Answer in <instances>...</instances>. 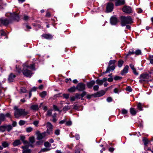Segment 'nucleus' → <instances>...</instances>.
<instances>
[{"mask_svg": "<svg viewBox=\"0 0 153 153\" xmlns=\"http://www.w3.org/2000/svg\"><path fill=\"white\" fill-rule=\"evenodd\" d=\"M29 17L26 15H25L24 16L23 19L25 20L26 21L28 19Z\"/></svg>", "mask_w": 153, "mask_h": 153, "instance_id": "obj_55", "label": "nucleus"}, {"mask_svg": "<svg viewBox=\"0 0 153 153\" xmlns=\"http://www.w3.org/2000/svg\"><path fill=\"white\" fill-rule=\"evenodd\" d=\"M128 68L129 67L128 65H126L122 71L121 72V75H124L125 74L127 73L128 72Z\"/></svg>", "mask_w": 153, "mask_h": 153, "instance_id": "obj_14", "label": "nucleus"}, {"mask_svg": "<svg viewBox=\"0 0 153 153\" xmlns=\"http://www.w3.org/2000/svg\"><path fill=\"white\" fill-rule=\"evenodd\" d=\"M25 123V121L23 120H20L19 122V124L20 126H22L24 125Z\"/></svg>", "mask_w": 153, "mask_h": 153, "instance_id": "obj_43", "label": "nucleus"}, {"mask_svg": "<svg viewBox=\"0 0 153 153\" xmlns=\"http://www.w3.org/2000/svg\"><path fill=\"white\" fill-rule=\"evenodd\" d=\"M2 145L4 148L8 147L9 144L6 141H3L2 143Z\"/></svg>", "mask_w": 153, "mask_h": 153, "instance_id": "obj_26", "label": "nucleus"}, {"mask_svg": "<svg viewBox=\"0 0 153 153\" xmlns=\"http://www.w3.org/2000/svg\"><path fill=\"white\" fill-rule=\"evenodd\" d=\"M30 145L29 144L22 146L21 148L23 149L22 153H31V150L28 148Z\"/></svg>", "mask_w": 153, "mask_h": 153, "instance_id": "obj_7", "label": "nucleus"}, {"mask_svg": "<svg viewBox=\"0 0 153 153\" xmlns=\"http://www.w3.org/2000/svg\"><path fill=\"white\" fill-rule=\"evenodd\" d=\"M39 121L36 120L35 121L33 122V124L36 126H37L39 123Z\"/></svg>", "mask_w": 153, "mask_h": 153, "instance_id": "obj_49", "label": "nucleus"}, {"mask_svg": "<svg viewBox=\"0 0 153 153\" xmlns=\"http://www.w3.org/2000/svg\"><path fill=\"white\" fill-rule=\"evenodd\" d=\"M104 94V93H100V92H97L96 94H93V95L95 97H97L101 96L103 95Z\"/></svg>", "mask_w": 153, "mask_h": 153, "instance_id": "obj_23", "label": "nucleus"}, {"mask_svg": "<svg viewBox=\"0 0 153 153\" xmlns=\"http://www.w3.org/2000/svg\"><path fill=\"white\" fill-rule=\"evenodd\" d=\"M66 124L67 126H71L72 124V122L70 121H68L66 122Z\"/></svg>", "mask_w": 153, "mask_h": 153, "instance_id": "obj_53", "label": "nucleus"}, {"mask_svg": "<svg viewBox=\"0 0 153 153\" xmlns=\"http://www.w3.org/2000/svg\"><path fill=\"white\" fill-rule=\"evenodd\" d=\"M114 92L115 93H119L120 91L117 88H116L114 89Z\"/></svg>", "mask_w": 153, "mask_h": 153, "instance_id": "obj_52", "label": "nucleus"}, {"mask_svg": "<svg viewBox=\"0 0 153 153\" xmlns=\"http://www.w3.org/2000/svg\"><path fill=\"white\" fill-rule=\"evenodd\" d=\"M1 36H5V35L6 33H5V32L3 30H1Z\"/></svg>", "mask_w": 153, "mask_h": 153, "instance_id": "obj_64", "label": "nucleus"}, {"mask_svg": "<svg viewBox=\"0 0 153 153\" xmlns=\"http://www.w3.org/2000/svg\"><path fill=\"white\" fill-rule=\"evenodd\" d=\"M95 82L94 80H92L87 83V86L88 88H91L95 84Z\"/></svg>", "mask_w": 153, "mask_h": 153, "instance_id": "obj_15", "label": "nucleus"}, {"mask_svg": "<svg viewBox=\"0 0 153 153\" xmlns=\"http://www.w3.org/2000/svg\"><path fill=\"white\" fill-rule=\"evenodd\" d=\"M76 88L79 91H82L85 89V85L83 83H80L78 84Z\"/></svg>", "mask_w": 153, "mask_h": 153, "instance_id": "obj_6", "label": "nucleus"}, {"mask_svg": "<svg viewBox=\"0 0 153 153\" xmlns=\"http://www.w3.org/2000/svg\"><path fill=\"white\" fill-rule=\"evenodd\" d=\"M143 141L144 142V144L146 146L148 143L149 141L147 139L145 138L143 139Z\"/></svg>", "mask_w": 153, "mask_h": 153, "instance_id": "obj_40", "label": "nucleus"}, {"mask_svg": "<svg viewBox=\"0 0 153 153\" xmlns=\"http://www.w3.org/2000/svg\"><path fill=\"white\" fill-rule=\"evenodd\" d=\"M132 71L133 73L135 75H138V73L137 72L135 69Z\"/></svg>", "mask_w": 153, "mask_h": 153, "instance_id": "obj_62", "label": "nucleus"}, {"mask_svg": "<svg viewBox=\"0 0 153 153\" xmlns=\"http://www.w3.org/2000/svg\"><path fill=\"white\" fill-rule=\"evenodd\" d=\"M126 90L127 91L129 92H131L132 91L131 88L130 86H128L126 88Z\"/></svg>", "mask_w": 153, "mask_h": 153, "instance_id": "obj_48", "label": "nucleus"}, {"mask_svg": "<svg viewBox=\"0 0 153 153\" xmlns=\"http://www.w3.org/2000/svg\"><path fill=\"white\" fill-rule=\"evenodd\" d=\"M137 107L138 109L140 111H142L143 110V109L142 107V105L141 104L140 102L138 103Z\"/></svg>", "mask_w": 153, "mask_h": 153, "instance_id": "obj_31", "label": "nucleus"}, {"mask_svg": "<svg viewBox=\"0 0 153 153\" xmlns=\"http://www.w3.org/2000/svg\"><path fill=\"white\" fill-rule=\"evenodd\" d=\"M121 24L122 26H125L127 24H131L133 22V20L130 16L121 17Z\"/></svg>", "mask_w": 153, "mask_h": 153, "instance_id": "obj_2", "label": "nucleus"}, {"mask_svg": "<svg viewBox=\"0 0 153 153\" xmlns=\"http://www.w3.org/2000/svg\"><path fill=\"white\" fill-rule=\"evenodd\" d=\"M99 86L98 85H95L93 87V89L94 91H97L98 90Z\"/></svg>", "mask_w": 153, "mask_h": 153, "instance_id": "obj_50", "label": "nucleus"}, {"mask_svg": "<svg viewBox=\"0 0 153 153\" xmlns=\"http://www.w3.org/2000/svg\"><path fill=\"white\" fill-rule=\"evenodd\" d=\"M20 140L23 142V143L25 145L29 144L28 142L25 140V137L24 136H22L20 137Z\"/></svg>", "mask_w": 153, "mask_h": 153, "instance_id": "obj_18", "label": "nucleus"}, {"mask_svg": "<svg viewBox=\"0 0 153 153\" xmlns=\"http://www.w3.org/2000/svg\"><path fill=\"white\" fill-rule=\"evenodd\" d=\"M122 10L123 12L127 13H130L132 12L131 7L128 6H124L122 9Z\"/></svg>", "mask_w": 153, "mask_h": 153, "instance_id": "obj_8", "label": "nucleus"}, {"mask_svg": "<svg viewBox=\"0 0 153 153\" xmlns=\"http://www.w3.org/2000/svg\"><path fill=\"white\" fill-rule=\"evenodd\" d=\"M130 66L131 68L132 69V70H134V69H135L134 67V65H133L132 64H130Z\"/></svg>", "mask_w": 153, "mask_h": 153, "instance_id": "obj_61", "label": "nucleus"}, {"mask_svg": "<svg viewBox=\"0 0 153 153\" xmlns=\"http://www.w3.org/2000/svg\"><path fill=\"white\" fill-rule=\"evenodd\" d=\"M149 59L150 60V63L153 64V56H150L149 57Z\"/></svg>", "mask_w": 153, "mask_h": 153, "instance_id": "obj_47", "label": "nucleus"}, {"mask_svg": "<svg viewBox=\"0 0 153 153\" xmlns=\"http://www.w3.org/2000/svg\"><path fill=\"white\" fill-rule=\"evenodd\" d=\"M46 127L48 129H53V126L50 122H47L46 124Z\"/></svg>", "mask_w": 153, "mask_h": 153, "instance_id": "obj_25", "label": "nucleus"}, {"mask_svg": "<svg viewBox=\"0 0 153 153\" xmlns=\"http://www.w3.org/2000/svg\"><path fill=\"white\" fill-rule=\"evenodd\" d=\"M45 132L47 135L48 134H51L52 133V129L47 128L46 132Z\"/></svg>", "mask_w": 153, "mask_h": 153, "instance_id": "obj_30", "label": "nucleus"}, {"mask_svg": "<svg viewBox=\"0 0 153 153\" xmlns=\"http://www.w3.org/2000/svg\"><path fill=\"white\" fill-rule=\"evenodd\" d=\"M47 92L46 91H43L40 93V96L42 98L45 97L46 95Z\"/></svg>", "mask_w": 153, "mask_h": 153, "instance_id": "obj_27", "label": "nucleus"}, {"mask_svg": "<svg viewBox=\"0 0 153 153\" xmlns=\"http://www.w3.org/2000/svg\"><path fill=\"white\" fill-rule=\"evenodd\" d=\"M107 101L108 102H110L112 101V99L111 97H109L107 99Z\"/></svg>", "mask_w": 153, "mask_h": 153, "instance_id": "obj_59", "label": "nucleus"}, {"mask_svg": "<svg viewBox=\"0 0 153 153\" xmlns=\"http://www.w3.org/2000/svg\"><path fill=\"white\" fill-rule=\"evenodd\" d=\"M71 108V106L68 105L65 106L63 108V110L64 111H66Z\"/></svg>", "mask_w": 153, "mask_h": 153, "instance_id": "obj_28", "label": "nucleus"}, {"mask_svg": "<svg viewBox=\"0 0 153 153\" xmlns=\"http://www.w3.org/2000/svg\"><path fill=\"white\" fill-rule=\"evenodd\" d=\"M28 66V68H29L33 70H35L34 64H32L30 66Z\"/></svg>", "mask_w": 153, "mask_h": 153, "instance_id": "obj_45", "label": "nucleus"}, {"mask_svg": "<svg viewBox=\"0 0 153 153\" xmlns=\"http://www.w3.org/2000/svg\"><path fill=\"white\" fill-rule=\"evenodd\" d=\"M128 111L126 110L123 109L122 110V113L123 114H126L127 113Z\"/></svg>", "mask_w": 153, "mask_h": 153, "instance_id": "obj_51", "label": "nucleus"}, {"mask_svg": "<svg viewBox=\"0 0 153 153\" xmlns=\"http://www.w3.org/2000/svg\"><path fill=\"white\" fill-rule=\"evenodd\" d=\"M76 88L74 86L72 87L71 88L68 89V91L71 92H74Z\"/></svg>", "mask_w": 153, "mask_h": 153, "instance_id": "obj_32", "label": "nucleus"}, {"mask_svg": "<svg viewBox=\"0 0 153 153\" xmlns=\"http://www.w3.org/2000/svg\"><path fill=\"white\" fill-rule=\"evenodd\" d=\"M50 150H51V149L50 148H43V149H42L40 151L41 152H47L48 151H49Z\"/></svg>", "mask_w": 153, "mask_h": 153, "instance_id": "obj_39", "label": "nucleus"}, {"mask_svg": "<svg viewBox=\"0 0 153 153\" xmlns=\"http://www.w3.org/2000/svg\"><path fill=\"white\" fill-rule=\"evenodd\" d=\"M42 36L48 39H51L52 38V36L49 34H43L42 35Z\"/></svg>", "mask_w": 153, "mask_h": 153, "instance_id": "obj_17", "label": "nucleus"}, {"mask_svg": "<svg viewBox=\"0 0 153 153\" xmlns=\"http://www.w3.org/2000/svg\"><path fill=\"white\" fill-rule=\"evenodd\" d=\"M134 53V49H132L131 50H130L128 52V54L127 55H129L131 54H133Z\"/></svg>", "mask_w": 153, "mask_h": 153, "instance_id": "obj_42", "label": "nucleus"}, {"mask_svg": "<svg viewBox=\"0 0 153 153\" xmlns=\"http://www.w3.org/2000/svg\"><path fill=\"white\" fill-rule=\"evenodd\" d=\"M5 116L3 114H0V120L1 121H4L5 120Z\"/></svg>", "mask_w": 153, "mask_h": 153, "instance_id": "obj_29", "label": "nucleus"}, {"mask_svg": "<svg viewBox=\"0 0 153 153\" xmlns=\"http://www.w3.org/2000/svg\"><path fill=\"white\" fill-rule=\"evenodd\" d=\"M44 146L46 148L50 147H51V145L48 142H45L44 143Z\"/></svg>", "mask_w": 153, "mask_h": 153, "instance_id": "obj_38", "label": "nucleus"}, {"mask_svg": "<svg viewBox=\"0 0 153 153\" xmlns=\"http://www.w3.org/2000/svg\"><path fill=\"white\" fill-rule=\"evenodd\" d=\"M140 78V79L139 81L140 83H143L144 82H148L152 80L151 76H149L148 74H141Z\"/></svg>", "mask_w": 153, "mask_h": 153, "instance_id": "obj_3", "label": "nucleus"}, {"mask_svg": "<svg viewBox=\"0 0 153 153\" xmlns=\"http://www.w3.org/2000/svg\"><path fill=\"white\" fill-rule=\"evenodd\" d=\"M130 112L132 115H135L137 111H136L134 108H131L130 109Z\"/></svg>", "mask_w": 153, "mask_h": 153, "instance_id": "obj_22", "label": "nucleus"}, {"mask_svg": "<svg viewBox=\"0 0 153 153\" xmlns=\"http://www.w3.org/2000/svg\"><path fill=\"white\" fill-rule=\"evenodd\" d=\"M53 109L55 110V111H59V109H58V108L56 105H53Z\"/></svg>", "mask_w": 153, "mask_h": 153, "instance_id": "obj_54", "label": "nucleus"}, {"mask_svg": "<svg viewBox=\"0 0 153 153\" xmlns=\"http://www.w3.org/2000/svg\"><path fill=\"white\" fill-rule=\"evenodd\" d=\"M41 106L39 107H40ZM39 108L38 105H33L31 106L30 108L31 109L33 110H37Z\"/></svg>", "mask_w": 153, "mask_h": 153, "instance_id": "obj_21", "label": "nucleus"}, {"mask_svg": "<svg viewBox=\"0 0 153 153\" xmlns=\"http://www.w3.org/2000/svg\"><path fill=\"white\" fill-rule=\"evenodd\" d=\"M113 4L111 3L107 4L106 6V12L108 13L111 12L113 9Z\"/></svg>", "mask_w": 153, "mask_h": 153, "instance_id": "obj_9", "label": "nucleus"}, {"mask_svg": "<svg viewBox=\"0 0 153 153\" xmlns=\"http://www.w3.org/2000/svg\"><path fill=\"white\" fill-rule=\"evenodd\" d=\"M29 140L30 142L31 143H33L35 142L34 137L32 136L30 137L29 138Z\"/></svg>", "mask_w": 153, "mask_h": 153, "instance_id": "obj_33", "label": "nucleus"}, {"mask_svg": "<svg viewBox=\"0 0 153 153\" xmlns=\"http://www.w3.org/2000/svg\"><path fill=\"white\" fill-rule=\"evenodd\" d=\"M117 22V19L115 17H112L111 18L110 23L112 25H116Z\"/></svg>", "mask_w": 153, "mask_h": 153, "instance_id": "obj_11", "label": "nucleus"}, {"mask_svg": "<svg viewBox=\"0 0 153 153\" xmlns=\"http://www.w3.org/2000/svg\"><path fill=\"white\" fill-rule=\"evenodd\" d=\"M123 63V61H119L118 62V65L119 67H121Z\"/></svg>", "mask_w": 153, "mask_h": 153, "instance_id": "obj_41", "label": "nucleus"}, {"mask_svg": "<svg viewBox=\"0 0 153 153\" xmlns=\"http://www.w3.org/2000/svg\"><path fill=\"white\" fill-rule=\"evenodd\" d=\"M12 16L14 19L17 21L19 20V16L17 13H13L12 15Z\"/></svg>", "mask_w": 153, "mask_h": 153, "instance_id": "obj_19", "label": "nucleus"}, {"mask_svg": "<svg viewBox=\"0 0 153 153\" xmlns=\"http://www.w3.org/2000/svg\"><path fill=\"white\" fill-rule=\"evenodd\" d=\"M96 82L97 84H98L99 85H101L102 84L103 82L102 80L97 79L96 81Z\"/></svg>", "mask_w": 153, "mask_h": 153, "instance_id": "obj_35", "label": "nucleus"}, {"mask_svg": "<svg viewBox=\"0 0 153 153\" xmlns=\"http://www.w3.org/2000/svg\"><path fill=\"white\" fill-rule=\"evenodd\" d=\"M43 143L42 141H39L37 142L36 143V144L37 145H39Z\"/></svg>", "mask_w": 153, "mask_h": 153, "instance_id": "obj_63", "label": "nucleus"}, {"mask_svg": "<svg viewBox=\"0 0 153 153\" xmlns=\"http://www.w3.org/2000/svg\"><path fill=\"white\" fill-rule=\"evenodd\" d=\"M23 67L22 72L24 75L27 77H31L33 74L31 71L28 69V66L27 64H24L23 65Z\"/></svg>", "mask_w": 153, "mask_h": 153, "instance_id": "obj_4", "label": "nucleus"}, {"mask_svg": "<svg viewBox=\"0 0 153 153\" xmlns=\"http://www.w3.org/2000/svg\"><path fill=\"white\" fill-rule=\"evenodd\" d=\"M27 92L26 90L24 88H22L21 89V92L25 93Z\"/></svg>", "mask_w": 153, "mask_h": 153, "instance_id": "obj_46", "label": "nucleus"}, {"mask_svg": "<svg viewBox=\"0 0 153 153\" xmlns=\"http://www.w3.org/2000/svg\"><path fill=\"white\" fill-rule=\"evenodd\" d=\"M33 130V128L31 127L27 128L26 129V131L28 132H31Z\"/></svg>", "mask_w": 153, "mask_h": 153, "instance_id": "obj_36", "label": "nucleus"}, {"mask_svg": "<svg viewBox=\"0 0 153 153\" xmlns=\"http://www.w3.org/2000/svg\"><path fill=\"white\" fill-rule=\"evenodd\" d=\"M52 111V109H49L47 111L46 116L49 117L51 116Z\"/></svg>", "mask_w": 153, "mask_h": 153, "instance_id": "obj_24", "label": "nucleus"}, {"mask_svg": "<svg viewBox=\"0 0 153 153\" xmlns=\"http://www.w3.org/2000/svg\"><path fill=\"white\" fill-rule=\"evenodd\" d=\"M86 92L85 91H83L82 94L80 95V96L82 97H83L86 94Z\"/></svg>", "mask_w": 153, "mask_h": 153, "instance_id": "obj_58", "label": "nucleus"}, {"mask_svg": "<svg viewBox=\"0 0 153 153\" xmlns=\"http://www.w3.org/2000/svg\"><path fill=\"white\" fill-rule=\"evenodd\" d=\"M115 69V66L114 65H108L106 71L105 72H103V74H106L109 72L110 71H113Z\"/></svg>", "mask_w": 153, "mask_h": 153, "instance_id": "obj_10", "label": "nucleus"}, {"mask_svg": "<svg viewBox=\"0 0 153 153\" xmlns=\"http://www.w3.org/2000/svg\"><path fill=\"white\" fill-rule=\"evenodd\" d=\"M134 53L137 55H139L141 53V51L140 50L137 49L136 50L135 52H134Z\"/></svg>", "mask_w": 153, "mask_h": 153, "instance_id": "obj_44", "label": "nucleus"}, {"mask_svg": "<svg viewBox=\"0 0 153 153\" xmlns=\"http://www.w3.org/2000/svg\"><path fill=\"white\" fill-rule=\"evenodd\" d=\"M36 134L37 136V139L38 140H42L47 135L45 132H44L42 133H40L39 131H36Z\"/></svg>", "mask_w": 153, "mask_h": 153, "instance_id": "obj_5", "label": "nucleus"}, {"mask_svg": "<svg viewBox=\"0 0 153 153\" xmlns=\"http://www.w3.org/2000/svg\"><path fill=\"white\" fill-rule=\"evenodd\" d=\"M116 62V61L115 60H110L108 62V65H114V64Z\"/></svg>", "mask_w": 153, "mask_h": 153, "instance_id": "obj_34", "label": "nucleus"}, {"mask_svg": "<svg viewBox=\"0 0 153 153\" xmlns=\"http://www.w3.org/2000/svg\"><path fill=\"white\" fill-rule=\"evenodd\" d=\"M55 134L56 135H59L60 133V130L59 129L56 130L55 132Z\"/></svg>", "mask_w": 153, "mask_h": 153, "instance_id": "obj_56", "label": "nucleus"}, {"mask_svg": "<svg viewBox=\"0 0 153 153\" xmlns=\"http://www.w3.org/2000/svg\"><path fill=\"white\" fill-rule=\"evenodd\" d=\"M15 75L12 74H11L9 76L8 80L10 82H12L13 81L14 78L15 77Z\"/></svg>", "mask_w": 153, "mask_h": 153, "instance_id": "obj_16", "label": "nucleus"}, {"mask_svg": "<svg viewBox=\"0 0 153 153\" xmlns=\"http://www.w3.org/2000/svg\"><path fill=\"white\" fill-rule=\"evenodd\" d=\"M21 144V142L20 140H15L13 143L14 146H16Z\"/></svg>", "mask_w": 153, "mask_h": 153, "instance_id": "obj_20", "label": "nucleus"}, {"mask_svg": "<svg viewBox=\"0 0 153 153\" xmlns=\"http://www.w3.org/2000/svg\"><path fill=\"white\" fill-rule=\"evenodd\" d=\"M14 108L15 110L14 115L15 117L17 118H19L22 116L24 117L28 114L27 111H25V109L18 108L16 106H15Z\"/></svg>", "mask_w": 153, "mask_h": 153, "instance_id": "obj_1", "label": "nucleus"}, {"mask_svg": "<svg viewBox=\"0 0 153 153\" xmlns=\"http://www.w3.org/2000/svg\"><path fill=\"white\" fill-rule=\"evenodd\" d=\"M5 25H7L9 23V21L6 19H3L2 18L0 19V23Z\"/></svg>", "mask_w": 153, "mask_h": 153, "instance_id": "obj_12", "label": "nucleus"}, {"mask_svg": "<svg viewBox=\"0 0 153 153\" xmlns=\"http://www.w3.org/2000/svg\"><path fill=\"white\" fill-rule=\"evenodd\" d=\"M6 128L8 131H9L12 129V127L11 125H9L6 126Z\"/></svg>", "mask_w": 153, "mask_h": 153, "instance_id": "obj_37", "label": "nucleus"}, {"mask_svg": "<svg viewBox=\"0 0 153 153\" xmlns=\"http://www.w3.org/2000/svg\"><path fill=\"white\" fill-rule=\"evenodd\" d=\"M125 3L124 0H116L115 1V5L116 6H118L123 4Z\"/></svg>", "mask_w": 153, "mask_h": 153, "instance_id": "obj_13", "label": "nucleus"}, {"mask_svg": "<svg viewBox=\"0 0 153 153\" xmlns=\"http://www.w3.org/2000/svg\"><path fill=\"white\" fill-rule=\"evenodd\" d=\"M121 78V77L118 76H115L114 78V79L115 80H117L118 79H120Z\"/></svg>", "mask_w": 153, "mask_h": 153, "instance_id": "obj_60", "label": "nucleus"}, {"mask_svg": "<svg viewBox=\"0 0 153 153\" xmlns=\"http://www.w3.org/2000/svg\"><path fill=\"white\" fill-rule=\"evenodd\" d=\"M63 96L65 98L68 99L69 97V95L68 94H63Z\"/></svg>", "mask_w": 153, "mask_h": 153, "instance_id": "obj_57", "label": "nucleus"}]
</instances>
